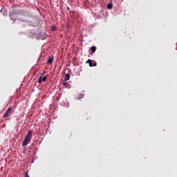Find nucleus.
I'll return each mask as SVG.
<instances>
[{"instance_id": "f257e3e1", "label": "nucleus", "mask_w": 177, "mask_h": 177, "mask_svg": "<svg viewBox=\"0 0 177 177\" xmlns=\"http://www.w3.org/2000/svg\"><path fill=\"white\" fill-rule=\"evenodd\" d=\"M19 15V10H12L9 12V16L10 17V20H13L14 21H16V15Z\"/></svg>"}, {"instance_id": "9b49d317", "label": "nucleus", "mask_w": 177, "mask_h": 177, "mask_svg": "<svg viewBox=\"0 0 177 177\" xmlns=\"http://www.w3.org/2000/svg\"><path fill=\"white\" fill-rule=\"evenodd\" d=\"M38 84H39V85H41V84H42V77H40L39 78Z\"/></svg>"}, {"instance_id": "f03ea898", "label": "nucleus", "mask_w": 177, "mask_h": 177, "mask_svg": "<svg viewBox=\"0 0 177 177\" xmlns=\"http://www.w3.org/2000/svg\"><path fill=\"white\" fill-rule=\"evenodd\" d=\"M12 113V108H8L6 111V113L3 115V118H6L7 117H9V114Z\"/></svg>"}, {"instance_id": "4468645a", "label": "nucleus", "mask_w": 177, "mask_h": 177, "mask_svg": "<svg viewBox=\"0 0 177 177\" xmlns=\"http://www.w3.org/2000/svg\"><path fill=\"white\" fill-rule=\"evenodd\" d=\"M46 78H47V77H46V76H44V77L42 78V81H43L44 82H45V81H46Z\"/></svg>"}, {"instance_id": "ddd939ff", "label": "nucleus", "mask_w": 177, "mask_h": 177, "mask_svg": "<svg viewBox=\"0 0 177 177\" xmlns=\"http://www.w3.org/2000/svg\"><path fill=\"white\" fill-rule=\"evenodd\" d=\"M84 94H81L80 97H78L77 99H82L84 98Z\"/></svg>"}, {"instance_id": "a211bd4d", "label": "nucleus", "mask_w": 177, "mask_h": 177, "mask_svg": "<svg viewBox=\"0 0 177 177\" xmlns=\"http://www.w3.org/2000/svg\"><path fill=\"white\" fill-rule=\"evenodd\" d=\"M21 21H26V20H24V19H22V20H21Z\"/></svg>"}, {"instance_id": "dca6fc26", "label": "nucleus", "mask_w": 177, "mask_h": 177, "mask_svg": "<svg viewBox=\"0 0 177 177\" xmlns=\"http://www.w3.org/2000/svg\"><path fill=\"white\" fill-rule=\"evenodd\" d=\"M96 62H95L93 64V66L95 67L96 66Z\"/></svg>"}, {"instance_id": "2eb2a0df", "label": "nucleus", "mask_w": 177, "mask_h": 177, "mask_svg": "<svg viewBox=\"0 0 177 177\" xmlns=\"http://www.w3.org/2000/svg\"><path fill=\"white\" fill-rule=\"evenodd\" d=\"M51 28L53 31H55V30H56V28H55V26H52Z\"/></svg>"}, {"instance_id": "6e6552de", "label": "nucleus", "mask_w": 177, "mask_h": 177, "mask_svg": "<svg viewBox=\"0 0 177 177\" xmlns=\"http://www.w3.org/2000/svg\"><path fill=\"white\" fill-rule=\"evenodd\" d=\"M69 80H70V75L68 73L66 74L64 76V81H68Z\"/></svg>"}, {"instance_id": "1a4fd4ad", "label": "nucleus", "mask_w": 177, "mask_h": 177, "mask_svg": "<svg viewBox=\"0 0 177 177\" xmlns=\"http://www.w3.org/2000/svg\"><path fill=\"white\" fill-rule=\"evenodd\" d=\"M86 63H88L90 67H93V64H92V60L91 59H88L86 61Z\"/></svg>"}, {"instance_id": "0eeeda50", "label": "nucleus", "mask_w": 177, "mask_h": 177, "mask_svg": "<svg viewBox=\"0 0 177 177\" xmlns=\"http://www.w3.org/2000/svg\"><path fill=\"white\" fill-rule=\"evenodd\" d=\"M91 50L92 51L91 55H93V53L96 52V46H91Z\"/></svg>"}, {"instance_id": "39448f33", "label": "nucleus", "mask_w": 177, "mask_h": 177, "mask_svg": "<svg viewBox=\"0 0 177 177\" xmlns=\"http://www.w3.org/2000/svg\"><path fill=\"white\" fill-rule=\"evenodd\" d=\"M25 138H27V139H31V138H32V130H30L27 136H25Z\"/></svg>"}, {"instance_id": "f3484780", "label": "nucleus", "mask_w": 177, "mask_h": 177, "mask_svg": "<svg viewBox=\"0 0 177 177\" xmlns=\"http://www.w3.org/2000/svg\"><path fill=\"white\" fill-rule=\"evenodd\" d=\"M67 10H70V8L69 7H67Z\"/></svg>"}, {"instance_id": "7ed1b4c3", "label": "nucleus", "mask_w": 177, "mask_h": 177, "mask_svg": "<svg viewBox=\"0 0 177 177\" xmlns=\"http://www.w3.org/2000/svg\"><path fill=\"white\" fill-rule=\"evenodd\" d=\"M31 139H28L25 137L24 140L22 142V146H27L28 142H30Z\"/></svg>"}, {"instance_id": "423d86ee", "label": "nucleus", "mask_w": 177, "mask_h": 177, "mask_svg": "<svg viewBox=\"0 0 177 177\" xmlns=\"http://www.w3.org/2000/svg\"><path fill=\"white\" fill-rule=\"evenodd\" d=\"M53 63V57H48V59L47 60L48 64H52Z\"/></svg>"}, {"instance_id": "20e7f679", "label": "nucleus", "mask_w": 177, "mask_h": 177, "mask_svg": "<svg viewBox=\"0 0 177 177\" xmlns=\"http://www.w3.org/2000/svg\"><path fill=\"white\" fill-rule=\"evenodd\" d=\"M18 15H19L21 16H26V15H27V12L24 10H19Z\"/></svg>"}, {"instance_id": "f8f14e48", "label": "nucleus", "mask_w": 177, "mask_h": 177, "mask_svg": "<svg viewBox=\"0 0 177 177\" xmlns=\"http://www.w3.org/2000/svg\"><path fill=\"white\" fill-rule=\"evenodd\" d=\"M24 177H30V176H28V171H24Z\"/></svg>"}, {"instance_id": "9d476101", "label": "nucleus", "mask_w": 177, "mask_h": 177, "mask_svg": "<svg viewBox=\"0 0 177 177\" xmlns=\"http://www.w3.org/2000/svg\"><path fill=\"white\" fill-rule=\"evenodd\" d=\"M107 9H113V4L112 3L107 4Z\"/></svg>"}]
</instances>
